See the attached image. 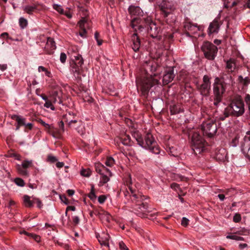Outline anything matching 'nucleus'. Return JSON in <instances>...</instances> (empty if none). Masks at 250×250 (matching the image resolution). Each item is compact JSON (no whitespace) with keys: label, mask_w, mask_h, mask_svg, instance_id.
<instances>
[{"label":"nucleus","mask_w":250,"mask_h":250,"mask_svg":"<svg viewBox=\"0 0 250 250\" xmlns=\"http://www.w3.org/2000/svg\"><path fill=\"white\" fill-rule=\"evenodd\" d=\"M127 187L129 189V190L130 191L131 194H132L133 197L135 199H138L140 198V199L142 200H144L143 198V197H145V196L142 195L141 194H136L135 193V189L133 188V187L131 186V184L129 183L128 185L127 184Z\"/></svg>","instance_id":"32"},{"label":"nucleus","mask_w":250,"mask_h":250,"mask_svg":"<svg viewBox=\"0 0 250 250\" xmlns=\"http://www.w3.org/2000/svg\"><path fill=\"white\" fill-rule=\"evenodd\" d=\"M75 62L73 66V71L79 74L80 71V67H81L83 63V59L81 55L75 56Z\"/></svg>","instance_id":"22"},{"label":"nucleus","mask_w":250,"mask_h":250,"mask_svg":"<svg viewBox=\"0 0 250 250\" xmlns=\"http://www.w3.org/2000/svg\"><path fill=\"white\" fill-rule=\"evenodd\" d=\"M128 11L131 16H137L138 17L144 16L143 10L139 6L130 5L128 7Z\"/></svg>","instance_id":"23"},{"label":"nucleus","mask_w":250,"mask_h":250,"mask_svg":"<svg viewBox=\"0 0 250 250\" xmlns=\"http://www.w3.org/2000/svg\"><path fill=\"white\" fill-rule=\"evenodd\" d=\"M80 31L79 35L83 38L86 37V31L85 27L89 25V23L85 18H83L79 22Z\"/></svg>","instance_id":"19"},{"label":"nucleus","mask_w":250,"mask_h":250,"mask_svg":"<svg viewBox=\"0 0 250 250\" xmlns=\"http://www.w3.org/2000/svg\"><path fill=\"white\" fill-rule=\"evenodd\" d=\"M241 149L245 157L250 161V131L246 132L241 143Z\"/></svg>","instance_id":"11"},{"label":"nucleus","mask_w":250,"mask_h":250,"mask_svg":"<svg viewBox=\"0 0 250 250\" xmlns=\"http://www.w3.org/2000/svg\"><path fill=\"white\" fill-rule=\"evenodd\" d=\"M32 165V161L24 160L21 165H17L16 166L17 169L19 173L23 176H28V173L26 168L31 167Z\"/></svg>","instance_id":"15"},{"label":"nucleus","mask_w":250,"mask_h":250,"mask_svg":"<svg viewBox=\"0 0 250 250\" xmlns=\"http://www.w3.org/2000/svg\"><path fill=\"white\" fill-rule=\"evenodd\" d=\"M80 220L78 216L73 217V222L75 225H77L79 223Z\"/></svg>","instance_id":"57"},{"label":"nucleus","mask_w":250,"mask_h":250,"mask_svg":"<svg viewBox=\"0 0 250 250\" xmlns=\"http://www.w3.org/2000/svg\"><path fill=\"white\" fill-rule=\"evenodd\" d=\"M96 170L100 174H104V173H109V175H111V173L110 170L106 168L104 165L101 164H98L96 165Z\"/></svg>","instance_id":"27"},{"label":"nucleus","mask_w":250,"mask_h":250,"mask_svg":"<svg viewBox=\"0 0 250 250\" xmlns=\"http://www.w3.org/2000/svg\"><path fill=\"white\" fill-rule=\"evenodd\" d=\"M106 199V197L105 196V195H100L98 197V202L100 204H103L105 202Z\"/></svg>","instance_id":"53"},{"label":"nucleus","mask_w":250,"mask_h":250,"mask_svg":"<svg viewBox=\"0 0 250 250\" xmlns=\"http://www.w3.org/2000/svg\"><path fill=\"white\" fill-rule=\"evenodd\" d=\"M60 199L62 202H63L65 204L68 205L69 202L67 199L66 196L65 195H61L60 196Z\"/></svg>","instance_id":"52"},{"label":"nucleus","mask_w":250,"mask_h":250,"mask_svg":"<svg viewBox=\"0 0 250 250\" xmlns=\"http://www.w3.org/2000/svg\"><path fill=\"white\" fill-rule=\"evenodd\" d=\"M175 75L174 74V68H169L163 75V81L164 84H167L171 82L174 79Z\"/></svg>","instance_id":"20"},{"label":"nucleus","mask_w":250,"mask_h":250,"mask_svg":"<svg viewBox=\"0 0 250 250\" xmlns=\"http://www.w3.org/2000/svg\"><path fill=\"white\" fill-rule=\"evenodd\" d=\"M109 238L110 236L108 234L104 233L101 236H99V242L101 245L108 247Z\"/></svg>","instance_id":"26"},{"label":"nucleus","mask_w":250,"mask_h":250,"mask_svg":"<svg viewBox=\"0 0 250 250\" xmlns=\"http://www.w3.org/2000/svg\"><path fill=\"white\" fill-rule=\"evenodd\" d=\"M51 104H52L51 101L47 100V101H45V103L44 104V106L46 108H49L50 107H51Z\"/></svg>","instance_id":"60"},{"label":"nucleus","mask_w":250,"mask_h":250,"mask_svg":"<svg viewBox=\"0 0 250 250\" xmlns=\"http://www.w3.org/2000/svg\"><path fill=\"white\" fill-rule=\"evenodd\" d=\"M7 66L6 64H0V69L3 71L7 69Z\"/></svg>","instance_id":"63"},{"label":"nucleus","mask_w":250,"mask_h":250,"mask_svg":"<svg viewBox=\"0 0 250 250\" xmlns=\"http://www.w3.org/2000/svg\"><path fill=\"white\" fill-rule=\"evenodd\" d=\"M51 96L54 97H58V98H59V92L56 90L53 91Z\"/></svg>","instance_id":"62"},{"label":"nucleus","mask_w":250,"mask_h":250,"mask_svg":"<svg viewBox=\"0 0 250 250\" xmlns=\"http://www.w3.org/2000/svg\"><path fill=\"white\" fill-rule=\"evenodd\" d=\"M144 200H141L140 198L137 199L138 204L136 205L137 208L139 209L141 212L138 213V215L141 217H145V214L143 212L146 211L148 208L147 203L143 202L146 199V197L143 198Z\"/></svg>","instance_id":"17"},{"label":"nucleus","mask_w":250,"mask_h":250,"mask_svg":"<svg viewBox=\"0 0 250 250\" xmlns=\"http://www.w3.org/2000/svg\"><path fill=\"white\" fill-rule=\"evenodd\" d=\"M107 174H109V173H104V174L101 175V182L103 184H104L109 181V178L108 177Z\"/></svg>","instance_id":"40"},{"label":"nucleus","mask_w":250,"mask_h":250,"mask_svg":"<svg viewBox=\"0 0 250 250\" xmlns=\"http://www.w3.org/2000/svg\"><path fill=\"white\" fill-rule=\"evenodd\" d=\"M60 130L62 133L64 131V124L62 121H61L59 124Z\"/></svg>","instance_id":"59"},{"label":"nucleus","mask_w":250,"mask_h":250,"mask_svg":"<svg viewBox=\"0 0 250 250\" xmlns=\"http://www.w3.org/2000/svg\"><path fill=\"white\" fill-rule=\"evenodd\" d=\"M146 30V36L148 34L152 38H155L161 31V28L151 19Z\"/></svg>","instance_id":"13"},{"label":"nucleus","mask_w":250,"mask_h":250,"mask_svg":"<svg viewBox=\"0 0 250 250\" xmlns=\"http://www.w3.org/2000/svg\"><path fill=\"white\" fill-rule=\"evenodd\" d=\"M33 200H34V203H36L37 205V207L41 208H42L43 205H42V201L39 199V198H33Z\"/></svg>","instance_id":"48"},{"label":"nucleus","mask_w":250,"mask_h":250,"mask_svg":"<svg viewBox=\"0 0 250 250\" xmlns=\"http://www.w3.org/2000/svg\"><path fill=\"white\" fill-rule=\"evenodd\" d=\"M201 129L204 135L209 138L212 137L217 132V125L212 120H208L204 122L201 126Z\"/></svg>","instance_id":"10"},{"label":"nucleus","mask_w":250,"mask_h":250,"mask_svg":"<svg viewBox=\"0 0 250 250\" xmlns=\"http://www.w3.org/2000/svg\"><path fill=\"white\" fill-rule=\"evenodd\" d=\"M19 24L21 28H24L27 25V21L23 18H21L19 19Z\"/></svg>","instance_id":"43"},{"label":"nucleus","mask_w":250,"mask_h":250,"mask_svg":"<svg viewBox=\"0 0 250 250\" xmlns=\"http://www.w3.org/2000/svg\"><path fill=\"white\" fill-rule=\"evenodd\" d=\"M66 55L64 53H61L60 55V61L62 63H64L66 61Z\"/></svg>","instance_id":"54"},{"label":"nucleus","mask_w":250,"mask_h":250,"mask_svg":"<svg viewBox=\"0 0 250 250\" xmlns=\"http://www.w3.org/2000/svg\"><path fill=\"white\" fill-rule=\"evenodd\" d=\"M14 182L16 185L20 187H23L25 184L24 181L20 178H15Z\"/></svg>","instance_id":"44"},{"label":"nucleus","mask_w":250,"mask_h":250,"mask_svg":"<svg viewBox=\"0 0 250 250\" xmlns=\"http://www.w3.org/2000/svg\"><path fill=\"white\" fill-rule=\"evenodd\" d=\"M231 116L238 117L245 112L244 103L240 96H235L231 100L229 105L226 107Z\"/></svg>","instance_id":"5"},{"label":"nucleus","mask_w":250,"mask_h":250,"mask_svg":"<svg viewBox=\"0 0 250 250\" xmlns=\"http://www.w3.org/2000/svg\"><path fill=\"white\" fill-rule=\"evenodd\" d=\"M170 111L171 114H176L180 112V108L176 105H171L170 106Z\"/></svg>","instance_id":"36"},{"label":"nucleus","mask_w":250,"mask_h":250,"mask_svg":"<svg viewBox=\"0 0 250 250\" xmlns=\"http://www.w3.org/2000/svg\"><path fill=\"white\" fill-rule=\"evenodd\" d=\"M227 87L214 80L213 84V104L216 107L222 102Z\"/></svg>","instance_id":"6"},{"label":"nucleus","mask_w":250,"mask_h":250,"mask_svg":"<svg viewBox=\"0 0 250 250\" xmlns=\"http://www.w3.org/2000/svg\"><path fill=\"white\" fill-rule=\"evenodd\" d=\"M218 152L221 153V156L220 155L219 153L218 152H216V157L217 158H218L220 160L224 159V157H225V150L224 149H219L218 150Z\"/></svg>","instance_id":"42"},{"label":"nucleus","mask_w":250,"mask_h":250,"mask_svg":"<svg viewBox=\"0 0 250 250\" xmlns=\"http://www.w3.org/2000/svg\"><path fill=\"white\" fill-rule=\"evenodd\" d=\"M23 203L24 206L27 208H31L33 206L34 200H33V197H30L27 195H24L23 196Z\"/></svg>","instance_id":"28"},{"label":"nucleus","mask_w":250,"mask_h":250,"mask_svg":"<svg viewBox=\"0 0 250 250\" xmlns=\"http://www.w3.org/2000/svg\"><path fill=\"white\" fill-rule=\"evenodd\" d=\"M48 133L51 135L54 138H59L61 137L62 132L61 130L55 128L53 126Z\"/></svg>","instance_id":"29"},{"label":"nucleus","mask_w":250,"mask_h":250,"mask_svg":"<svg viewBox=\"0 0 250 250\" xmlns=\"http://www.w3.org/2000/svg\"><path fill=\"white\" fill-rule=\"evenodd\" d=\"M134 137L137 141L138 144L146 149L149 150L151 152L158 154H161L160 147L158 146L157 142L151 133H147L143 138L139 133L134 134Z\"/></svg>","instance_id":"2"},{"label":"nucleus","mask_w":250,"mask_h":250,"mask_svg":"<svg viewBox=\"0 0 250 250\" xmlns=\"http://www.w3.org/2000/svg\"><path fill=\"white\" fill-rule=\"evenodd\" d=\"M226 238L227 239H233L237 241L244 240V238L242 237L238 236L235 235H229L227 236Z\"/></svg>","instance_id":"41"},{"label":"nucleus","mask_w":250,"mask_h":250,"mask_svg":"<svg viewBox=\"0 0 250 250\" xmlns=\"http://www.w3.org/2000/svg\"><path fill=\"white\" fill-rule=\"evenodd\" d=\"M24 233L29 237L33 239L37 243H39L40 242L41 237L39 235L33 233H29L26 231H24Z\"/></svg>","instance_id":"35"},{"label":"nucleus","mask_w":250,"mask_h":250,"mask_svg":"<svg viewBox=\"0 0 250 250\" xmlns=\"http://www.w3.org/2000/svg\"><path fill=\"white\" fill-rule=\"evenodd\" d=\"M39 123H40L42 126H43L45 128V129L47 131L48 133H49V131L52 128V127L53 125H49L46 123H45L44 121H43L42 120L40 119L38 121Z\"/></svg>","instance_id":"37"},{"label":"nucleus","mask_w":250,"mask_h":250,"mask_svg":"<svg viewBox=\"0 0 250 250\" xmlns=\"http://www.w3.org/2000/svg\"><path fill=\"white\" fill-rule=\"evenodd\" d=\"M230 116H231V113L229 112V110L226 107L223 111V113L220 115L218 117V120L219 121H223Z\"/></svg>","instance_id":"33"},{"label":"nucleus","mask_w":250,"mask_h":250,"mask_svg":"<svg viewBox=\"0 0 250 250\" xmlns=\"http://www.w3.org/2000/svg\"><path fill=\"white\" fill-rule=\"evenodd\" d=\"M49 101H51V104L52 103H55L57 100L56 97H54L51 96H50L49 99H48Z\"/></svg>","instance_id":"61"},{"label":"nucleus","mask_w":250,"mask_h":250,"mask_svg":"<svg viewBox=\"0 0 250 250\" xmlns=\"http://www.w3.org/2000/svg\"><path fill=\"white\" fill-rule=\"evenodd\" d=\"M141 36L140 34L134 32L131 36L132 42V48L135 52H138L141 46Z\"/></svg>","instance_id":"16"},{"label":"nucleus","mask_w":250,"mask_h":250,"mask_svg":"<svg viewBox=\"0 0 250 250\" xmlns=\"http://www.w3.org/2000/svg\"><path fill=\"white\" fill-rule=\"evenodd\" d=\"M185 30V34L188 37H191V34H194L197 31L199 30L198 27L194 24H192L189 22H187L184 25Z\"/></svg>","instance_id":"18"},{"label":"nucleus","mask_w":250,"mask_h":250,"mask_svg":"<svg viewBox=\"0 0 250 250\" xmlns=\"http://www.w3.org/2000/svg\"><path fill=\"white\" fill-rule=\"evenodd\" d=\"M241 220V216L240 214L236 213L233 216V220L234 222L238 223Z\"/></svg>","instance_id":"51"},{"label":"nucleus","mask_w":250,"mask_h":250,"mask_svg":"<svg viewBox=\"0 0 250 250\" xmlns=\"http://www.w3.org/2000/svg\"><path fill=\"white\" fill-rule=\"evenodd\" d=\"M64 15H65L68 19H71L72 18V15L70 12L66 11L65 13L63 12Z\"/></svg>","instance_id":"64"},{"label":"nucleus","mask_w":250,"mask_h":250,"mask_svg":"<svg viewBox=\"0 0 250 250\" xmlns=\"http://www.w3.org/2000/svg\"><path fill=\"white\" fill-rule=\"evenodd\" d=\"M235 68L236 64L235 60L234 59H230L226 62V66L224 71L234 74Z\"/></svg>","instance_id":"24"},{"label":"nucleus","mask_w":250,"mask_h":250,"mask_svg":"<svg viewBox=\"0 0 250 250\" xmlns=\"http://www.w3.org/2000/svg\"><path fill=\"white\" fill-rule=\"evenodd\" d=\"M57 161H58V159H57V157H56L51 154L48 155L47 161L53 163L57 162Z\"/></svg>","instance_id":"46"},{"label":"nucleus","mask_w":250,"mask_h":250,"mask_svg":"<svg viewBox=\"0 0 250 250\" xmlns=\"http://www.w3.org/2000/svg\"><path fill=\"white\" fill-rule=\"evenodd\" d=\"M158 68L157 64L153 61L145 62L144 65L145 76L136 79L138 89L141 90L142 95L145 98L147 97L150 88L159 83V80L154 78L157 75Z\"/></svg>","instance_id":"1"},{"label":"nucleus","mask_w":250,"mask_h":250,"mask_svg":"<svg viewBox=\"0 0 250 250\" xmlns=\"http://www.w3.org/2000/svg\"><path fill=\"white\" fill-rule=\"evenodd\" d=\"M189 223V220L186 217H183L181 221V225L184 227H187Z\"/></svg>","instance_id":"49"},{"label":"nucleus","mask_w":250,"mask_h":250,"mask_svg":"<svg viewBox=\"0 0 250 250\" xmlns=\"http://www.w3.org/2000/svg\"><path fill=\"white\" fill-rule=\"evenodd\" d=\"M121 141L123 145L125 146H129L131 141L130 137L128 135H125L124 137L121 138Z\"/></svg>","instance_id":"34"},{"label":"nucleus","mask_w":250,"mask_h":250,"mask_svg":"<svg viewBox=\"0 0 250 250\" xmlns=\"http://www.w3.org/2000/svg\"><path fill=\"white\" fill-rule=\"evenodd\" d=\"M170 187L174 190H176L178 188H180V186L177 183H173L171 184Z\"/></svg>","instance_id":"56"},{"label":"nucleus","mask_w":250,"mask_h":250,"mask_svg":"<svg viewBox=\"0 0 250 250\" xmlns=\"http://www.w3.org/2000/svg\"><path fill=\"white\" fill-rule=\"evenodd\" d=\"M44 6L39 3H34L32 5L24 6L23 10L27 14L31 15L34 12H38L43 10Z\"/></svg>","instance_id":"14"},{"label":"nucleus","mask_w":250,"mask_h":250,"mask_svg":"<svg viewBox=\"0 0 250 250\" xmlns=\"http://www.w3.org/2000/svg\"><path fill=\"white\" fill-rule=\"evenodd\" d=\"M119 246L121 250H129L123 242H121L119 243Z\"/></svg>","instance_id":"55"},{"label":"nucleus","mask_w":250,"mask_h":250,"mask_svg":"<svg viewBox=\"0 0 250 250\" xmlns=\"http://www.w3.org/2000/svg\"><path fill=\"white\" fill-rule=\"evenodd\" d=\"M151 18L148 16L136 17L133 18L130 22V26L134 32L140 34L143 37L146 36V30L149 24Z\"/></svg>","instance_id":"3"},{"label":"nucleus","mask_w":250,"mask_h":250,"mask_svg":"<svg viewBox=\"0 0 250 250\" xmlns=\"http://www.w3.org/2000/svg\"><path fill=\"white\" fill-rule=\"evenodd\" d=\"M191 146L195 155L202 154L208 151V144L197 132H194L191 136Z\"/></svg>","instance_id":"4"},{"label":"nucleus","mask_w":250,"mask_h":250,"mask_svg":"<svg viewBox=\"0 0 250 250\" xmlns=\"http://www.w3.org/2000/svg\"><path fill=\"white\" fill-rule=\"evenodd\" d=\"M88 196L92 200H94L96 199V195H95V193L94 188L93 186H92L91 191L89 193Z\"/></svg>","instance_id":"45"},{"label":"nucleus","mask_w":250,"mask_h":250,"mask_svg":"<svg viewBox=\"0 0 250 250\" xmlns=\"http://www.w3.org/2000/svg\"><path fill=\"white\" fill-rule=\"evenodd\" d=\"M220 27L218 20L216 19L213 20L209 24L208 28L209 33H214L218 32Z\"/></svg>","instance_id":"25"},{"label":"nucleus","mask_w":250,"mask_h":250,"mask_svg":"<svg viewBox=\"0 0 250 250\" xmlns=\"http://www.w3.org/2000/svg\"><path fill=\"white\" fill-rule=\"evenodd\" d=\"M91 171L89 169H83L81 171V174L84 177H88L90 176Z\"/></svg>","instance_id":"39"},{"label":"nucleus","mask_w":250,"mask_h":250,"mask_svg":"<svg viewBox=\"0 0 250 250\" xmlns=\"http://www.w3.org/2000/svg\"><path fill=\"white\" fill-rule=\"evenodd\" d=\"M238 82L243 86H247L250 83V79L246 77L244 78L242 76L240 75L238 78Z\"/></svg>","instance_id":"31"},{"label":"nucleus","mask_w":250,"mask_h":250,"mask_svg":"<svg viewBox=\"0 0 250 250\" xmlns=\"http://www.w3.org/2000/svg\"><path fill=\"white\" fill-rule=\"evenodd\" d=\"M104 164L108 167H112L114 164V160L111 157H109L105 160Z\"/></svg>","instance_id":"38"},{"label":"nucleus","mask_w":250,"mask_h":250,"mask_svg":"<svg viewBox=\"0 0 250 250\" xmlns=\"http://www.w3.org/2000/svg\"><path fill=\"white\" fill-rule=\"evenodd\" d=\"M211 78L208 75L203 76L202 83H196V88L200 94L204 97H208L211 90Z\"/></svg>","instance_id":"9"},{"label":"nucleus","mask_w":250,"mask_h":250,"mask_svg":"<svg viewBox=\"0 0 250 250\" xmlns=\"http://www.w3.org/2000/svg\"><path fill=\"white\" fill-rule=\"evenodd\" d=\"M55 42L51 38H48L44 50L47 54L51 55L56 49Z\"/></svg>","instance_id":"21"},{"label":"nucleus","mask_w":250,"mask_h":250,"mask_svg":"<svg viewBox=\"0 0 250 250\" xmlns=\"http://www.w3.org/2000/svg\"><path fill=\"white\" fill-rule=\"evenodd\" d=\"M233 75H234V74L224 71L220 74L219 77H217L215 78V80L227 86H229L232 85L233 83V79L232 77Z\"/></svg>","instance_id":"12"},{"label":"nucleus","mask_w":250,"mask_h":250,"mask_svg":"<svg viewBox=\"0 0 250 250\" xmlns=\"http://www.w3.org/2000/svg\"><path fill=\"white\" fill-rule=\"evenodd\" d=\"M53 8L56 10H57L58 12H59L61 14H63V10L62 8V7L60 5H57V4H54L53 5Z\"/></svg>","instance_id":"50"},{"label":"nucleus","mask_w":250,"mask_h":250,"mask_svg":"<svg viewBox=\"0 0 250 250\" xmlns=\"http://www.w3.org/2000/svg\"><path fill=\"white\" fill-rule=\"evenodd\" d=\"M24 126L25 127V131H26V129L31 130L32 128H33V125L31 123H27V124H25V125Z\"/></svg>","instance_id":"58"},{"label":"nucleus","mask_w":250,"mask_h":250,"mask_svg":"<svg viewBox=\"0 0 250 250\" xmlns=\"http://www.w3.org/2000/svg\"><path fill=\"white\" fill-rule=\"evenodd\" d=\"M245 101L248 106L249 110L250 112V94H246L244 98Z\"/></svg>","instance_id":"47"},{"label":"nucleus","mask_w":250,"mask_h":250,"mask_svg":"<svg viewBox=\"0 0 250 250\" xmlns=\"http://www.w3.org/2000/svg\"><path fill=\"white\" fill-rule=\"evenodd\" d=\"M201 49L205 58L210 61L214 60L218 52L217 46L208 41L203 42Z\"/></svg>","instance_id":"7"},{"label":"nucleus","mask_w":250,"mask_h":250,"mask_svg":"<svg viewBox=\"0 0 250 250\" xmlns=\"http://www.w3.org/2000/svg\"><path fill=\"white\" fill-rule=\"evenodd\" d=\"M157 3L161 10L162 17L169 23L167 17L174 9L173 4L167 0H157Z\"/></svg>","instance_id":"8"},{"label":"nucleus","mask_w":250,"mask_h":250,"mask_svg":"<svg viewBox=\"0 0 250 250\" xmlns=\"http://www.w3.org/2000/svg\"><path fill=\"white\" fill-rule=\"evenodd\" d=\"M12 119L15 120L19 125L24 126L25 125L26 121L25 118H21L17 115H13L12 116Z\"/></svg>","instance_id":"30"}]
</instances>
